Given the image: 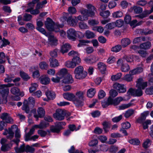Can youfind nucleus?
I'll return each instance as SVG.
<instances>
[{"label":"nucleus","mask_w":153,"mask_h":153,"mask_svg":"<svg viewBox=\"0 0 153 153\" xmlns=\"http://www.w3.org/2000/svg\"><path fill=\"white\" fill-rule=\"evenodd\" d=\"M86 7L88 10L83 9L80 10L81 13L83 16L79 15L77 17L78 20L83 21L87 20L88 17H92L95 15L96 12V8L94 6L91 4H87L86 5Z\"/></svg>","instance_id":"nucleus-1"},{"label":"nucleus","mask_w":153,"mask_h":153,"mask_svg":"<svg viewBox=\"0 0 153 153\" xmlns=\"http://www.w3.org/2000/svg\"><path fill=\"white\" fill-rule=\"evenodd\" d=\"M66 19L65 16L62 18L61 20L62 21L63 20V23L62 24H55L51 19L48 18L45 22V26L49 31H54L56 32H58L59 31V28H62L64 26V23L65 22Z\"/></svg>","instance_id":"nucleus-2"},{"label":"nucleus","mask_w":153,"mask_h":153,"mask_svg":"<svg viewBox=\"0 0 153 153\" xmlns=\"http://www.w3.org/2000/svg\"><path fill=\"white\" fill-rule=\"evenodd\" d=\"M85 91H79L76 92L75 95L74 104L77 107L82 105L83 100L84 94Z\"/></svg>","instance_id":"nucleus-3"},{"label":"nucleus","mask_w":153,"mask_h":153,"mask_svg":"<svg viewBox=\"0 0 153 153\" xmlns=\"http://www.w3.org/2000/svg\"><path fill=\"white\" fill-rule=\"evenodd\" d=\"M74 73L76 78L79 79H83L87 75V72L84 71L83 67L81 66H79L75 69Z\"/></svg>","instance_id":"nucleus-4"},{"label":"nucleus","mask_w":153,"mask_h":153,"mask_svg":"<svg viewBox=\"0 0 153 153\" xmlns=\"http://www.w3.org/2000/svg\"><path fill=\"white\" fill-rule=\"evenodd\" d=\"M35 103L34 99L32 97H30L28 98V102L25 100L24 102L22 109L24 110L27 113H28L30 111V107H33Z\"/></svg>","instance_id":"nucleus-5"},{"label":"nucleus","mask_w":153,"mask_h":153,"mask_svg":"<svg viewBox=\"0 0 153 153\" xmlns=\"http://www.w3.org/2000/svg\"><path fill=\"white\" fill-rule=\"evenodd\" d=\"M81 62V59L79 57H74L71 61L66 62L65 63V65L68 68H73L77 65H79Z\"/></svg>","instance_id":"nucleus-6"},{"label":"nucleus","mask_w":153,"mask_h":153,"mask_svg":"<svg viewBox=\"0 0 153 153\" xmlns=\"http://www.w3.org/2000/svg\"><path fill=\"white\" fill-rule=\"evenodd\" d=\"M123 100V98L120 97H117L114 100H113L112 98L109 97L107 101L106 102H102V105L104 107H106L111 104L116 105L118 104Z\"/></svg>","instance_id":"nucleus-7"},{"label":"nucleus","mask_w":153,"mask_h":153,"mask_svg":"<svg viewBox=\"0 0 153 153\" xmlns=\"http://www.w3.org/2000/svg\"><path fill=\"white\" fill-rule=\"evenodd\" d=\"M15 150L17 153H20L23 152L25 151L26 152L33 153L35 150V149L32 146H30L27 145L25 147L24 144L21 146L19 148L16 147L15 148Z\"/></svg>","instance_id":"nucleus-8"},{"label":"nucleus","mask_w":153,"mask_h":153,"mask_svg":"<svg viewBox=\"0 0 153 153\" xmlns=\"http://www.w3.org/2000/svg\"><path fill=\"white\" fill-rule=\"evenodd\" d=\"M67 37L69 40L72 41H75L76 40V37L77 34L79 35H82V33L80 32H77L73 28H70L67 31Z\"/></svg>","instance_id":"nucleus-9"},{"label":"nucleus","mask_w":153,"mask_h":153,"mask_svg":"<svg viewBox=\"0 0 153 153\" xmlns=\"http://www.w3.org/2000/svg\"><path fill=\"white\" fill-rule=\"evenodd\" d=\"M66 115L65 111L63 110L58 109L53 114V117L56 120H61L64 119Z\"/></svg>","instance_id":"nucleus-10"},{"label":"nucleus","mask_w":153,"mask_h":153,"mask_svg":"<svg viewBox=\"0 0 153 153\" xmlns=\"http://www.w3.org/2000/svg\"><path fill=\"white\" fill-rule=\"evenodd\" d=\"M142 89L138 88L137 89L130 88L127 94L129 96H132L134 97H140L143 94Z\"/></svg>","instance_id":"nucleus-11"},{"label":"nucleus","mask_w":153,"mask_h":153,"mask_svg":"<svg viewBox=\"0 0 153 153\" xmlns=\"http://www.w3.org/2000/svg\"><path fill=\"white\" fill-rule=\"evenodd\" d=\"M36 110L33 109L32 111V113H33L34 117L36 119V121L38 120V118H42L43 117L45 114V111L44 109L42 107H39L37 110L38 114H36Z\"/></svg>","instance_id":"nucleus-12"},{"label":"nucleus","mask_w":153,"mask_h":153,"mask_svg":"<svg viewBox=\"0 0 153 153\" xmlns=\"http://www.w3.org/2000/svg\"><path fill=\"white\" fill-rule=\"evenodd\" d=\"M137 88L144 89L147 86V82L144 81L142 77L139 78L136 82Z\"/></svg>","instance_id":"nucleus-13"},{"label":"nucleus","mask_w":153,"mask_h":153,"mask_svg":"<svg viewBox=\"0 0 153 153\" xmlns=\"http://www.w3.org/2000/svg\"><path fill=\"white\" fill-rule=\"evenodd\" d=\"M113 87L120 93H124L126 91V88L124 85L118 83H115L113 85Z\"/></svg>","instance_id":"nucleus-14"},{"label":"nucleus","mask_w":153,"mask_h":153,"mask_svg":"<svg viewBox=\"0 0 153 153\" xmlns=\"http://www.w3.org/2000/svg\"><path fill=\"white\" fill-rule=\"evenodd\" d=\"M1 118L8 123H12L13 120L10 116V114L6 113L2 114L0 116Z\"/></svg>","instance_id":"nucleus-15"},{"label":"nucleus","mask_w":153,"mask_h":153,"mask_svg":"<svg viewBox=\"0 0 153 153\" xmlns=\"http://www.w3.org/2000/svg\"><path fill=\"white\" fill-rule=\"evenodd\" d=\"M13 126H12L11 128H9L8 130L5 129L4 132L3 133L4 135H7V137L8 139H11L14 136L13 131L15 130L13 128Z\"/></svg>","instance_id":"nucleus-16"},{"label":"nucleus","mask_w":153,"mask_h":153,"mask_svg":"<svg viewBox=\"0 0 153 153\" xmlns=\"http://www.w3.org/2000/svg\"><path fill=\"white\" fill-rule=\"evenodd\" d=\"M15 128L16 130H15V137L16 138L11 141V143L12 142H13L16 144L17 146H18L20 142L19 138L21 137L20 131V130L18 129L17 128L15 127Z\"/></svg>","instance_id":"nucleus-17"},{"label":"nucleus","mask_w":153,"mask_h":153,"mask_svg":"<svg viewBox=\"0 0 153 153\" xmlns=\"http://www.w3.org/2000/svg\"><path fill=\"white\" fill-rule=\"evenodd\" d=\"M30 72L32 73V76L34 78H38L40 76L39 71L37 67H32L30 68Z\"/></svg>","instance_id":"nucleus-18"},{"label":"nucleus","mask_w":153,"mask_h":153,"mask_svg":"<svg viewBox=\"0 0 153 153\" xmlns=\"http://www.w3.org/2000/svg\"><path fill=\"white\" fill-rule=\"evenodd\" d=\"M63 96L65 99L68 100L73 101L74 104L75 96L74 94L71 93H66L63 94Z\"/></svg>","instance_id":"nucleus-19"},{"label":"nucleus","mask_w":153,"mask_h":153,"mask_svg":"<svg viewBox=\"0 0 153 153\" xmlns=\"http://www.w3.org/2000/svg\"><path fill=\"white\" fill-rule=\"evenodd\" d=\"M71 48V46L69 44L65 43L61 46L60 52L63 54L67 53Z\"/></svg>","instance_id":"nucleus-20"},{"label":"nucleus","mask_w":153,"mask_h":153,"mask_svg":"<svg viewBox=\"0 0 153 153\" xmlns=\"http://www.w3.org/2000/svg\"><path fill=\"white\" fill-rule=\"evenodd\" d=\"M62 82L63 83L65 84L72 83L73 82V79L71 75L69 74H68L66 76L64 77Z\"/></svg>","instance_id":"nucleus-21"},{"label":"nucleus","mask_w":153,"mask_h":153,"mask_svg":"<svg viewBox=\"0 0 153 153\" xmlns=\"http://www.w3.org/2000/svg\"><path fill=\"white\" fill-rule=\"evenodd\" d=\"M75 19L73 18L71 16L69 17L66 20L67 23L72 26H75L77 24L78 21L76 19V17Z\"/></svg>","instance_id":"nucleus-22"},{"label":"nucleus","mask_w":153,"mask_h":153,"mask_svg":"<svg viewBox=\"0 0 153 153\" xmlns=\"http://www.w3.org/2000/svg\"><path fill=\"white\" fill-rule=\"evenodd\" d=\"M46 36L48 38V42L50 45H53L56 44L57 40L54 36L48 35Z\"/></svg>","instance_id":"nucleus-23"},{"label":"nucleus","mask_w":153,"mask_h":153,"mask_svg":"<svg viewBox=\"0 0 153 153\" xmlns=\"http://www.w3.org/2000/svg\"><path fill=\"white\" fill-rule=\"evenodd\" d=\"M33 134L30 133V131L28 133L26 134L25 135V140L26 141H28L32 140L35 141L36 139L38 138L39 136L37 135H34L31 137L30 136Z\"/></svg>","instance_id":"nucleus-24"},{"label":"nucleus","mask_w":153,"mask_h":153,"mask_svg":"<svg viewBox=\"0 0 153 153\" xmlns=\"http://www.w3.org/2000/svg\"><path fill=\"white\" fill-rule=\"evenodd\" d=\"M39 79L41 83L44 85L48 84L50 81V79L46 75L42 76Z\"/></svg>","instance_id":"nucleus-25"},{"label":"nucleus","mask_w":153,"mask_h":153,"mask_svg":"<svg viewBox=\"0 0 153 153\" xmlns=\"http://www.w3.org/2000/svg\"><path fill=\"white\" fill-rule=\"evenodd\" d=\"M30 3H29L28 4V7H29L30 8L27 9V12H30L31 14L34 15H36L38 14L39 13V11L38 9L36 7V9L35 10H33L35 4H34V6L33 7L31 5H29V4Z\"/></svg>","instance_id":"nucleus-26"},{"label":"nucleus","mask_w":153,"mask_h":153,"mask_svg":"<svg viewBox=\"0 0 153 153\" xmlns=\"http://www.w3.org/2000/svg\"><path fill=\"white\" fill-rule=\"evenodd\" d=\"M131 43V40L128 38H125L121 40L122 46L123 48H125Z\"/></svg>","instance_id":"nucleus-27"},{"label":"nucleus","mask_w":153,"mask_h":153,"mask_svg":"<svg viewBox=\"0 0 153 153\" xmlns=\"http://www.w3.org/2000/svg\"><path fill=\"white\" fill-rule=\"evenodd\" d=\"M143 71L142 68L140 67L134 69L131 71H130L129 73L132 75H134L137 74H139Z\"/></svg>","instance_id":"nucleus-28"},{"label":"nucleus","mask_w":153,"mask_h":153,"mask_svg":"<svg viewBox=\"0 0 153 153\" xmlns=\"http://www.w3.org/2000/svg\"><path fill=\"white\" fill-rule=\"evenodd\" d=\"M45 94L49 100H53L56 97L54 92L53 91H48L46 92Z\"/></svg>","instance_id":"nucleus-29"},{"label":"nucleus","mask_w":153,"mask_h":153,"mask_svg":"<svg viewBox=\"0 0 153 153\" xmlns=\"http://www.w3.org/2000/svg\"><path fill=\"white\" fill-rule=\"evenodd\" d=\"M13 142L11 143V141L10 144H6L5 145H3L1 147V150L3 152H6L8 151L10 149L12 146Z\"/></svg>","instance_id":"nucleus-30"},{"label":"nucleus","mask_w":153,"mask_h":153,"mask_svg":"<svg viewBox=\"0 0 153 153\" xmlns=\"http://www.w3.org/2000/svg\"><path fill=\"white\" fill-rule=\"evenodd\" d=\"M50 66L51 67L55 68L59 65L58 61L55 59H50Z\"/></svg>","instance_id":"nucleus-31"},{"label":"nucleus","mask_w":153,"mask_h":153,"mask_svg":"<svg viewBox=\"0 0 153 153\" xmlns=\"http://www.w3.org/2000/svg\"><path fill=\"white\" fill-rule=\"evenodd\" d=\"M98 68L102 73H103L106 69V66L102 62H99L98 64Z\"/></svg>","instance_id":"nucleus-32"},{"label":"nucleus","mask_w":153,"mask_h":153,"mask_svg":"<svg viewBox=\"0 0 153 153\" xmlns=\"http://www.w3.org/2000/svg\"><path fill=\"white\" fill-rule=\"evenodd\" d=\"M153 12V7L149 10H145L140 15V17L143 18L146 17L148 15L151 13Z\"/></svg>","instance_id":"nucleus-33"},{"label":"nucleus","mask_w":153,"mask_h":153,"mask_svg":"<svg viewBox=\"0 0 153 153\" xmlns=\"http://www.w3.org/2000/svg\"><path fill=\"white\" fill-rule=\"evenodd\" d=\"M67 70L65 68L61 69L57 74L56 76H58L61 79L65 77L67 73Z\"/></svg>","instance_id":"nucleus-34"},{"label":"nucleus","mask_w":153,"mask_h":153,"mask_svg":"<svg viewBox=\"0 0 153 153\" xmlns=\"http://www.w3.org/2000/svg\"><path fill=\"white\" fill-rule=\"evenodd\" d=\"M38 86V85L36 83H31L30 86L29 88V91L30 93H33L36 89Z\"/></svg>","instance_id":"nucleus-35"},{"label":"nucleus","mask_w":153,"mask_h":153,"mask_svg":"<svg viewBox=\"0 0 153 153\" xmlns=\"http://www.w3.org/2000/svg\"><path fill=\"white\" fill-rule=\"evenodd\" d=\"M151 44L149 42H147L141 44L140 47L141 48L147 49H149L151 47Z\"/></svg>","instance_id":"nucleus-36"},{"label":"nucleus","mask_w":153,"mask_h":153,"mask_svg":"<svg viewBox=\"0 0 153 153\" xmlns=\"http://www.w3.org/2000/svg\"><path fill=\"white\" fill-rule=\"evenodd\" d=\"M96 90L94 88H91L89 89L87 92V96L90 98L93 97L96 93Z\"/></svg>","instance_id":"nucleus-37"},{"label":"nucleus","mask_w":153,"mask_h":153,"mask_svg":"<svg viewBox=\"0 0 153 153\" xmlns=\"http://www.w3.org/2000/svg\"><path fill=\"white\" fill-rule=\"evenodd\" d=\"M85 34L86 37L88 39L92 38L95 36L94 33L89 30H86L85 32Z\"/></svg>","instance_id":"nucleus-38"},{"label":"nucleus","mask_w":153,"mask_h":153,"mask_svg":"<svg viewBox=\"0 0 153 153\" xmlns=\"http://www.w3.org/2000/svg\"><path fill=\"white\" fill-rule=\"evenodd\" d=\"M123 13L122 11L119 10L114 12L112 13L113 17L116 18H119L123 16Z\"/></svg>","instance_id":"nucleus-39"},{"label":"nucleus","mask_w":153,"mask_h":153,"mask_svg":"<svg viewBox=\"0 0 153 153\" xmlns=\"http://www.w3.org/2000/svg\"><path fill=\"white\" fill-rule=\"evenodd\" d=\"M123 59L126 60L128 62H131L134 60V56L132 55H125Z\"/></svg>","instance_id":"nucleus-40"},{"label":"nucleus","mask_w":153,"mask_h":153,"mask_svg":"<svg viewBox=\"0 0 153 153\" xmlns=\"http://www.w3.org/2000/svg\"><path fill=\"white\" fill-rule=\"evenodd\" d=\"M122 48V46L118 45L112 47L111 50L112 52L117 53L120 51L121 50Z\"/></svg>","instance_id":"nucleus-41"},{"label":"nucleus","mask_w":153,"mask_h":153,"mask_svg":"<svg viewBox=\"0 0 153 153\" xmlns=\"http://www.w3.org/2000/svg\"><path fill=\"white\" fill-rule=\"evenodd\" d=\"M41 124L42 123H40L39 125H35L33 126L30 130V133L31 134H33L35 128H42V126L41 125Z\"/></svg>","instance_id":"nucleus-42"},{"label":"nucleus","mask_w":153,"mask_h":153,"mask_svg":"<svg viewBox=\"0 0 153 153\" xmlns=\"http://www.w3.org/2000/svg\"><path fill=\"white\" fill-rule=\"evenodd\" d=\"M79 43L77 45V46L78 47H80L85 45L86 44L89 43L90 42L89 40H79Z\"/></svg>","instance_id":"nucleus-43"},{"label":"nucleus","mask_w":153,"mask_h":153,"mask_svg":"<svg viewBox=\"0 0 153 153\" xmlns=\"http://www.w3.org/2000/svg\"><path fill=\"white\" fill-rule=\"evenodd\" d=\"M20 76L25 81L28 80L30 78V76L27 74L22 71L20 72Z\"/></svg>","instance_id":"nucleus-44"},{"label":"nucleus","mask_w":153,"mask_h":153,"mask_svg":"<svg viewBox=\"0 0 153 153\" xmlns=\"http://www.w3.org/2000/svg\"><path fill=\"white\" fill-rule=\"evenodd\" d=\"M79 27L81 29H87L89 28V27L86 23L83 22H79Z\"/></svg>","instance_id":"nucleus-45"},{"label":"nucleus","mask_w":153,"mask_h":153,"mask_svg":"<svg viewBox=\"0 0 153 153\" xmlns=\"http://www.w3.org/2000/svg\"><path fill=\"white\" fill-rule=\"evenodd\" d=\"M98 143V141L96 139H93L89 141L88 145L90 146H96Z\"/></svg>","instance_id":"nucleus-46"},{"label":"nucleus","mask_w":153,"mask_h":153,"mask_svg":"<svg viewBox=\"0 0 153 153\" xmlns=\"http://www.w3.org/2000/svg\"><path fill=\"white\" fill-rule=\"evenodd\" d=\"M10 91L12 94L16 95H19L20 94L19 90L17 88L13 87L12 88Z\"/></svg>","instance_id":"nucleus-47"},{"label":"nucleus","mask_w":153,"mask_h":153,"mask_svg":"<svg viewBox=\"0 0 153 153\" xmlns=\"http://www.w3.org/2000/svg\"><path fill=\"white\" fill-rule=\"evenodd\" d=\"M116 27H121L123 25L124 21L122 19H118L115 22H114Z\"/></svg>","instance_id":"nucleus-48"},{"label":"nucleus","mask_w":153,"mask_h":153,"mask_svg":"<svg viewBox=\"0 0 153 153\" xmlns=\"http://www.w3.org/2000/svg\"><path fill=\"white\" fill-rule=\"evenodd\" d=\"M131 106H132V104L131 102L127 104H123L119 106V109L123 110Z\"/></svg>","instance_id":"nucleus-49"},{"label":"nucleus","mask_w":153,"mask_h":153,"mask_svg":"<svg viewBox=\"0 0 153 153\" xmlns=\"http://www.w3.org/2000/svg\"><path fill=\"white\" fill-rule=\"evenodd\" d=\"M48 66V65L45 62H42L39 63V67L42 69H47Z\"/></svg>","instance_id":"nucleus-50"},{"label":"nucleus","mask_w":153,"mask_h":153,"mask_svg":"<svg viewBox=\"0 0 153 153\" xmlns=\"http://www.w3.org/2000/svg\"><path fill=\"white\" fill-rule=\"evenodd\" d=\"M134 111L133 109H129L126 111L125 114L124 116L126 118H128L131 116L134 113Z\"/></svg>","instance_id":"nucleus-51"},{"label":"nucleus","mask_w":153,"mask_h":153,"mask_svg":"<svg viewBox=\"0 0 153 153\" xmlns=\"http://www.w3.org/2000/svg\"><path fill=\"white\" fill-rule=\"evenodd\" d=\"M100 15L103 18H106L110 16V13L109 11L107 10L100 12Z\"/></svg>","instance_id":"nucleus-52"},{"label":"nucleus","mask_w":153,"mask_h":153,"mask_svg":"<svg viewBox=\"0 0 153 153\" xmlns=\"http://www.w3.org/2000/svg\"><path fill=\"white\" fill-rule=\"evenodd\" d=\"M89 25L91 26H94L97 25L99 23V22L97 20L92 19L89 20L88 22Z\"/></svg>","instance_id":"nucleus-53"},{"label":"nucleus","mask_w":153,"mask_h":153,"mask_svg":"<svg viewBox=\"0 0 153 153\" xmlns=\"http://www.w3.org/2000/svg\"><path fill=\"white\" fill-rule=\"evenodd\" d=\"M122 76V74L120 73H117L115 75H113L111 76V79L112 81H116L120 79Z\"/></svg>","instance_id":"nucleus-54"},{"label":"nucleus","mask_w":153,"mask_h":153,"mask_svg":"<svg viewBox=\"0 0 153 153\" xmlns=\"http://www.w3.org/2000/svg\"><path fill=\"white\" fill-rule=\"evenodd\" d=\"M152 123V121L151 120H147L143 123V127L144 129H146L148 128V125H150Z\"/></svg>","instance_id":"nucleus-55"},{"label":"nucleus","mask_w":153,"mask_h":153,"mask_svg":"<svg viewBox=\"0 0 153 153\" xmlns=\"http://www.w3.org/2000/svg\"><path fill=\"white\" fill-rule=\"evenodd\" d=\"M92 30L94 31H97L100 33H102L104 31V28L102 26H96V27H93Z\"/></svg>","instance_id":"nucleus-56"},{"label":"nucleus","mask_w":153,"mask_h":153,"mask_svg":"<svg viewBox=\"0 0 153 153\" xmlns=\"http://www.w3.org/2000/svg\"><path fill=\"white\" fill-rule=\"evenodd\" d=\"M121 70L123 72L128 71L130 69L129 65L127 64H125L122 66L121 68Z\"/></svg>","instance_id":"nucleus-57"},{"label":"nucleus","mask_w":153,"mask_h":153,"mask_svg":"<svg viewBox=\"0 0 153 153\" xmlns=\"http://www.w3.org/2000/svg\"><path fill=\"white\" fill-rule=\"evenodd\" d=\"M128 142L131 144L136 145H138L140 143L139 140L136 139H132L129 140L128 141Z\"/></svg>","instance_id":"nucleus-58"},{"label":"nucleus","mask_w":153,"mask_h":153,"mask_svg":"<svg viewBox=\"0 0 153 153\" xmlns=\"http://www.w3.org/2000/svg\"><path fill=\"white\" fill-rule=\"evenodd\" d=\"M115 24L114 22H112L107 24L105 26V28L107 29L111 30L115 27Z\"/></svg>","instance_id":"nucleus-59"},{"label":"nucleus","mask_w":153,"mask_h":153,"mask_svg":"<svg viewBox=\"0 0 153 153\" xmlns=\"http://www.w3.org/2000/svg\"><path fill=\"white\" fill-rule=\"evenodd\" d=\"M132 75L129 73V74H126L125 75L124 77V80L127 82H130L132 80L133 78Z\"/></svg>","instance_id":"nucleus-60"},{"label":"nucleus","mask_w":153,"mask_h":153,"mask_svg":"<svg viewBox=\"0 0 153 153\" xmlns=\"http://www.w3.org/2000/svg\"><path fill=\"white\" fill-rule=\"evenodd\" d=\"M110 96L109 97L111 98V97H114L117 96L118 95V93L114 89H111L109 91Z\"/></svg>","instance_id":"nucleus-61"},{"label":"nucleus","mask_w":153,"mask_h":153,"mask_svg":"<svg viewBox=\"0 0 153 153\" xmlns=\"http://www.w3.org/2000/svg\"><path fill=\"white\" fill-rule=\"evenodd\" d=\"M69 56H72L74 57H79V53L76 51L72 50L70 51L68 53Z\"/></svg>","instance_id":"nucleus-62"},{"label":"nucleus","mask_w":153,"mask_h":153,"mask_svg":"<svg viewBox=\"0 0 153 153\" xmlns=\"http://www.w3.org/2000/svg\"><path fill=\"white\" fill-rule=\"evenodd\" d=\"M68 10L69 13L71 14H75L76 12V8L74 7H69Z\"/></svg>","instance_id":"nucleus-63"},{"label":"nucleus","mask_w":153,"mask_h":153,"mask_svg":"<svg viewBox=\"0 0 153 153\" xmlns=\"http://www.w3.org/2000/svg\"><path fill=\"white\" fill-rule=\"evenodd\" d=\"M151 144L150 140L149 139H147L144 141L143 146L144 148H146L149 147Z\"/></svg>","instance_id":"nucleus-64"}]
</instances>
